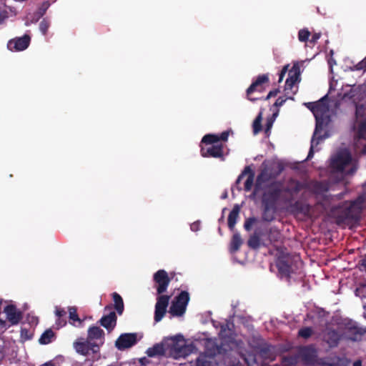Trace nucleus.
I'll return each instance as SVG.
<instances>
[{"label":"nucleus","instance_id":"nucleus-27","mask_svg":"<svg viewBox=\"0 0 366 366\" xmlns=\"http://www.w3.org/2000/svg\"><path fill=\"white\" fill-rule=\"evenodd\" d=\"M328 137L329 135L327 134V132H325L324 135H321L320 134L315 135V133L313 134L312 138L311 139V147L307 158V159L313 157L314 147H317L320 143V142L325 139Z\"/></svg>","mask_w":366,"mask_h":366},{"label":"nucleus","instance_id":"nucleus-34","mask_svg":"<svg viewBox=\"0 0 366 366\" xmlns=\"http://www.w3.org/2000/svg\"><path fill=\"white\" fill-rule=\"evenodd\" d=\"M268 239L272 244L281 242L282 234L280 232L274 228H270L268 232Z\"/></svg>","mask_w":366,"mask_h":366},{"label":"nucleus","instance_id":"nucleus-2","mask_svg":"<svg viewBox=\"0 0 366 366\" xmlns=\"http://www.w3.org/2000/svg\"><path fill=\"white\" fill-rule=\"evenodd\" d=\"M352 158L350 152L343 149L337 152L330 158V168L332 173H345L347 175H352L356 171L357 167L352 166L350 169L345 172L346 167L352 162Z\"/></svg>","mask_w":366,"mask_h":366},{"label":"nucleus","instance_id":"nucleus-25","mask_svg":"<svg viewBox=\"0 0 366 366\" xmlns=\"http://www.w3.org/2000/svg\"><path fill=\"white\" fill-rule=\"evenodd\" d=\"M229 137V132L224 131L221 133V134L217 135L213 134H208L203 137L202 139L201 143L204 144H211L218 143L220 140L223 142H226Z\"/></svg>","mask_w":366,"mask_h":366},{"label":"nucleus","instance_id":"nucleus-51","mask_svg":"<svg viewBox=\"0 0 366 366\" xmlns=\"http://www.w3.org/2000/svg\"><path fill=\"white\" fill-rule=\"evenodd\" d=\"M280 92V89H275L272 91H270L267 96L264 98V100H267L269 99V98L272 97H275L277 95V94Z\"/></svg>","mask_w":366,"mask_h":366},{"label":"nucleus","instance_id":"nucleus-59","mask_svg":"<svg viewBox=\"0 0 366 366\" xmlns=\"http://www.w3.org/2000/svg\"><path fill=\"white\" fill-rule=\"evenodd\" d=\"M272 126V121H268L266 124L265 131L266 132L269 131L271 129Z\"/></svg>","mask_w":366,"mask_h":366},{"label":"nucleus","instance_id":"nucleus-5","mask_svg":"<svg viewBox=\"0 0 366 366\" xmlns=\"http://www.w3.org/2000/svg\"><path fill=\"white\" fill-rule=\"evenodd\" d=\"M306 188V184L294 178H290L282 190V202L286 203H291L295 199L297 194L304 189Z\"/></svg>","mask_w":366,"mask_h":366},{"label":"nucleus","instance_id":"nucleus-53","mask_svg":"<svg viewBox=\"0 0 366 366\" xmlns=\"http://www.w3.org/2000/svg\"><path fill=\"white\" fill-rule=\"evenodd\" d=\"M66 311L62 308H56V315L58 318H61L66 315Z\"/></svg>","mask_w":366,"mask_h":366},{"label":"nucleus","instance_id":"nucleus-60","mask_svg":"<svg viewBox=\"0 0 366 366\" xmlns=\"http://www.w3.org/2000/svg\"><path fill=\"white\" fill-rule=\"evenodd\" d=\"M353 366H362V361L360 360H357L354 362Z\"/></svg>","mask_w":366,"mask_h":366},{"label":"nucleus","instance_id":"nucleus-30","mask_svg":"<svg viewBox=\"0 0 366 366\" xmlns=\"http://www.w3.org/2000/svg\"><path fill=\"white\" fill-rule=\"evenodd\" d=\"M242 239L241 238V236L239 233H234L232 235V237L230 241L229 244V251L231 253H234L237 252L241 245L242 244Z\"/></svg>","mask_w":366,"mask_h":366},{"label":"nucleus","instance_id":"nucleus-39","mask_svg":"<svg viewBox=\"0 0 366 366\" xmlns=\"http://www.w3.org/2000/svg\"><path fill=\"white\" fill-rule=\"evenodd\" d=\"M262 113L260 112L253 122L252 127L254 134H258L262 130Z\"/></svg>","mask_w":366,"mask_h":366},{"label":"nucleus","instance_id":"nucleus-28","mask_svg":"<svg viewBox=\"0 0 366 366\" xmlns=\"http://www.w3.org/2000/svg\"><path fill=\"white\" fill-rule=\"evenodd\" d=\"M263 204L262 218L264 221L271 222L274 219L277 207L266 203Z\"/></svg>","mask_w":366,"mask_h":366},{"label":"nucleus","instance_id":"nucleus-24","mask_svg":"<svg viewBox=\"0 0 366 366\" xmlns=\"http://www.w3.org/2000/svg\"><path fill=\"white\" fill-rule=\"evenodd\" d=\"M87 340L90 342H95L94 340H99L100 345H103L104 340V332L102 329L97 326H92L88 330Z\"/></svg>","mask_w":366,"mask_h":366},{"label":"nucleus","instance_id":"nucleus-37","mask_svg":"<svg viewBox=\"0 0 366 366\" xmlns=\"http://www.w3.org/2000/svg\"><path fill=\"white\" fill-rule=\"evenodd\" d=\"M69 317L71 321V324L74 325L75 322H78L79 325L81 324L82 321L79 317L77 314V310L75 307H69Z\"/></svg>","mask_w":366,"mask_h":366},{"label":"nucleus","instance_id":"nucleus-48","mask_svg":"<svg viewBox=\"0 0 366 366\" xmlns=\"http://www.w3.org/2000/svg\"><path fill=\"white\" fill-rule=\"evenodd\" d=\"M250 171H251V168L249 166L245 167L244 170L242 172V173L237 177V179L236 180V184H239L241 182V180L242 179V178L245 175H247V172H250Z\"/></svg>","mask_w":366,"mask_h":366},{"label":"nucleus","instance_id":"nucleus-52","mask_svg":"<svg viewBox=\"0 0 366 366\" xmlns=\"http://www.w3.org/2000/svg\"><path fill=\"white\" fill-rule=\"evenodd\" d=\"M360 269L364 270L366 272V254L363 257V258L360 261Z\"/></svg>","mask_w":366,"mask_h":366},{"label":"nucleus","instance_id":"nucleus-45","mask_svg":"<svg viewBox=\"0 0 366 366\" xmlns=\"http://www.w3.org/2000/svg\"><path fill=\"white\" fill-rule=\"evenodd\" d=\"M256 222V219L254 217H249L246 219L244 224V228L247 231H249L252 228V224Z\"/></svg>","mask_w":366,"mask_h":366},{"label":"nucleus","instance_id":"nucleus-8","mask_svg":"<svg viewBox=\"0 0 366 366\" xmlns=\"http://www.w3.org/2000/svg\"><path fill=\"white\" fill-rule=\"evenodd\" d=\"M201 155L203 157H213L219 158L224 160V147L222 143H215L211 144H205L204 147H201Z\"/></svg>","mask_w":366,"mask_h":366},{"label":"nucleus","instance_id":"nucleus-31","mask_svg":"<svg viewBox=\"0 0 366 366\" xmlns=\"http://www.w3.org/2000/svg\"><path fill=\"white\" fill-rule=\"evenodd\" d=\"M114 301V307L117 310V313L121 315L124 310V305L122 297L119 294L114 292L112 295Z\"/></svg>","mask_w":366,"mask_h":366},{"label":"nucleus","instance_id":"nucleus-21","mask_svg":"<svg viewBox=\"0 0 366 366\" xmlns=\"http://www.w3.org/2000/svg\"><path fill=\"white\" fill-rule=\"evenodd\" d=\"M4 313L11 325H16L23 318V313L14 305H8L4 307Z\"/></svg>","mask_w":366,"mask_h":366},{"label":"nucleus","instance_id":"nucleus-16","mask_svg":"<svg viewBox=\"0 0 366 366\" xmlns=\"http://www.w3.org/2000/svg\"><path fill=\"white\" fill-rule=\"evenodd\" d=\"M31 38L28 34L21 37H16L8 41L7 48L11 51L25 50L29 46Z\"/></svg>","mask_w":366,"mask_h":366},{"label":"nucleus","instance_id":"nucleus-61","mask_svg":"<svg viewBox=\"0 0 366 366\" xmlns=\"http://www.w3.org/2000/svg\"><path fill=\"white\" fill-rule=\"evenodd\" d=\"M43 366H56L54 363L49 362L43 365Z\"/></svg>","mask_w":366,"mask_h":366},{"label":"nucleus","instance_id":"nucleus-50","mask_svg":"<svg viewBox=\"0 0 366 366\" xmlns=\"http://www.w3.org/2000/svg\"><path fill=\"white\" fill-rule=\"evenodd\" d=\"M288 67H289V64L285 65L283 66L282 69L281 70V71L279 74V80H278L279 83H280L283 80L285 74L288 71Z\"/></svg>","mask_w":366,"mask_h":366},{"label":"nucleus","instance_id":"nucleus-40","mask_svg":"<svg viewBox=\"0 0 366 366\" xmlns=\"http://www.w3.org/2000/svg\"><path fill=\"white\" fill-rule=\"evenodd\" d=\"M311 33L307 29H300L298 32V39L301 42H306L309 41V37Z\"/></svg>","mask_w":366,"mask_h":366},{"label":"nucleus","instance_id":"nucleus-12","mask_svg":"<svg viewBox=\"0 0 366 366\" xmlns=\"http://www.w3.org/2000/svg\"><path fill=\"white\" fill-rule=\"evenodd\" d=\"M355 119L360 138L366 134V104H356Z\"/></svg>","mask_w":366,"mask_h":366},{"label":"nucleus","instance_id":"nucleus-23","mask_svg":"<svg viewBox=\"0 0 366 366\" xmlns=\"http://www.w3.org/2000/svg\"><path fill=\"white\" fill-rule=\"evenodd\" d=\"M117 317L115 312H110L108 315H104L100 320V325L104 327L108 332H111L117 325Z\"/></svg>","mask_w":366,"mask_h":366},{"label":"nucleus","instance_id":"nucleus-4","mask_svg":"<svg viewBox=\"0 0 366 366\" xmlns=\"http://www.w3.org/2000/svg\"><path fill=\"white\" fill-rule=\"evenodd\" d=\"M284 169L285 167L281 162L272 164L269 167L263 169L257 177L252 195L257 194L261 189V186L263 183L276 179L281 174Z\"/></svg>","mask_w":366,"mask_h":366},{"label":"nucleus","instance_id":"nucleus-41","mask_svg":"<svg viewBox=\"0 0 366 366\" xmlns=\"http://www.w3.org/2000/svg\"><path fill=\"white\" fill-rule=\"evenodd\" d=\"M313 334V330L310 327H305L301 328L298 332V335L305 339H308Z\"/></svg>","mask_w":366,"mask_h":366},{"label":"nucleus","instance_id":"nucleus-63","mask_svg":"<svg viewBox=\"0 0 366 366\" xmlns=\"http://www.w3.org/2000/svg\"><path fill=\"white\" fill-rule=\"evenodd\" d=\"M352 92L351 91V92L350 94H348V95L350 96V98H353L354 97V94H352Z\"/></svg>","mask_w":366,"mask_h":366},{"label":"nucleus","instance_id":"nucleus-11","mask_svg":"<svg viewBox=\"0 0 366 366\" xmlns=\"http://www.w3.org/2000/svg\"><path fill=\"white\" fill-rule=\"evenodd\" d=\"M74 347L76 352L87 356L92 352L93 354L99 352V345L96 342H90L87 339L84 341H76Z\"/></svg>","mask_w":366,"mask_h":366},{"label":"nucleus","instance_id":"nucleus-9","mask_svg":"<svg viewBox=\"0 0 366 366\" xmlns=\"http://www.w3.org/2000/svg\"><path fill=\"white\" fill-rule=\"evenodd\" d=\"M153 280L156 284L157 293L162 295L164 293L171 282L168 273L164 269H159L153 275Z\"/></svg>","mask_w":366,"mask_h":366},{"label":"nucleus","instance_id":"nucleus-18","mask_svg":"<svg viewBox=\"0 0 366 366\" xmlns=\"http://www.w3.org/2000/svg\"><path fill=\"white\" fill-rule=\"evenodd\" d=\"M299 353L305 364L314 365L317 362V350L312 345L302 347Z\"/></svg>","mask_w":366,"mask_h":366},{"label":"nucleus","instance_id":"nucleus-47","mask_svg":"<svg viewBox=\"0 0 366 366\" xmlns=\"http://www.w3.org/2000/svg\"><path fill=\"white\" fill-rule=\"evenodd\" d=\"M341 360H342V359L340 358L339 357H337V362H335L327 363V362H324V360L321 359L319 361V363L322 365H326V366H341L340 365Z\"/></svg>","mask_w":366,"mask_h":366},{"label":"nucleus","instance_id":"nucleus-56","mask_svg":"<svg viewBox=\"0 0 366 366\" xmlns=\"http://www.w3.org/2000/svg\"><path fill=\"white\" fill-rule=\"evenodd\" d=\"M6 18H7V11H0V24L2 23L4 21V20Z\"/></svg>","mask_w":366,"mask_h":366},{"label":"nucleus","instance_id":"nucleus-58","mask_svg":"<svg viewBox=\"0 0 366 366\" xmlns=\"http://www.w3.org/2000/svg\"><path fill=\"white\" fill-rule=\"evenodd\" d=\"M191 229L192 231H197L199 229V223H193L192 225H191Z\"/></svg>","mask_w":366,"mask_h":366},{"label":"nucleus","instance_id":"nucleus-19","mask_svg":"<svg viewBox=\"0 0 366 366\" xmlns=\"http://www.w3.org/2000/svg\"><path fill=\"white\" fill-rule=\"evenodd\" d=\"M345 334L347 339L357 342L361 340L365 330L359 327L355 322L350 321L345 324Z\"/></svg>","mask_w":366,"mask_h":366},{"label":"nucleus","instance_id":"nucleus-54","mask_svg":"<svg viewBox=\"0 0 366 366\" xmlns=\"http://www.w3.org/2000/svg\"><path fill=\"white\" fill-rule=\"evenodd\" d=\"M29 331L26 328H21V337H24L25 339H30L31 337V335H29Z\"/></svg>","mask_w":366,"mask_h":366},{"label":"nucleus","instance_id":"nucleus-38","mask_svg":"<svg viewBox=\"0 0 366 366\" xmlns=\"http://www.w3.org/2000/svg\"><path fill=\"white\" fill-rule=\"evenodd\" d=\"M247 178L244 182V190L246 192H249L252 189V185L254 184V173L251 169L250 172H247Z\"/></svg>","mask_w":366,"mask_h":366},{"label":"nucleus","instance_id":"nucleus-36","mask_svg":"<svg viewBox=\"0 0 366 366\" xmlns=\"http://www.w3.org/2000/svg\"><path fill=\"white\" fill-rule=\"evenodd\" d=\"M54 335V332L52 331V330L48 329L45 330L41 335L39 342L41 345H47L51 342Z\"/></svg>","mask_w":366,"mask_h":366},{"label":"nucleus","instance_id":"nucleus-43","mask_svg":"<svg viewBox=\"0 0 366 366\" xmlns=\"http://www.w3.org/2000/svg\"><path fill=\"white\" fill-rule=\"evenodd\" d=\"M352 71H360L363 70L366 71V57L363 59L362 61L358 62L357 64L354 65L352 67H351Z\"/></svg>","mask_w":366,"mask_h":366},{"label":"nucleus","instance_id":"nucleus-49","mask_svg":"<svg viewBox=\"0 0 366 366\" xmlns=\"http://www.w3.org/2000/svg\"><path fill=\"white\" fill-rule=\"evenodd\" d=\"M321 35L320 32L313 34L312 38L309 40L310 44L312 45L315 44L317 40L321 37Z\"/></svg>","mask_w":366,"mask_h":366},{"label":"nucleus","instance_id":"nucleus-7","mask_svg":"<svg viewBox=\"0 0 366 366\" xmlns=\"http://www.w3.org/2000/svg\"><path fill=\"white\" fill-rule=\"evenodd\" d=\"M189 301V295L187 291H182L172 302L169 312L172 316H182L187 309V306Z\"/></svg>","mask_w":366,"mask_h":366},{"label":"nucleus","instance_id":"nucleus-57","mask_svg":"<svg viewBox=\"0 0 366 366\" xmlns=\"http://www.w3.org/2000/svg\"><path fill=\"white\" fill-rule=\"evenodd\" d=\"M355 295L361 298H365L366 297V290L361 291L359 292H357V290H355Z\"/></svg>","mask_w":366,"mask_h":366},{"label":"nucleus","instance_id":"nucleus-44","mask_svg":"<svg viewBox=\"0 0 366 366\" xmlns=\"http://www.w3.org/2000/svg\"><path fill=\"white\" fill-rule=\"evenodd\" d=\"M49 27V22L44 19L39 24V29L44 35H46Z\"/></svg>","mask_w":366,"mask_h":366},{"label":"nucleus","instance_id":"nucleus-22","mask_svg":"<svg viewBox=\"0 0 366 366\" xmlns=\"http://www.w3.org/2000/svg\"><path fill=\"white\" fill-rule=\"evenodd\" d=\"M290 209L297 213L302 214L304 216L311 217V206L309 204L302 203L300 201H293L291 203H286Z\"/></svg>","mask_w":366,"mask_h":366},{"label":"nucleus","instance_id":"nucleus-42","mask_svg":"<svg viewBox=\"0 0 366 366\" xmlns=\"http://www.w3.org/2000/svg\"><path fill=\"white\" fill-rule=\"evenodd\" d=\"M49 5L50 4L48 1H44L42 3V4L39 8V9L36 12V14L37 16V19L41 18V16H43L45 14L46 10L49 7Z\"/></svg>","mask_w":366,"mask_h":366},{"label":"nucleus","instance_id":"nucleus-17","mask_svg":"<svg viewBox=\"0 0 366 366\" xmlns=\"http://www.w3.org/2000/svg\"><path fill=\"white\" fill-rule=\"evenodd\" d=\"M342 335L332 327H327L323 332V341L330 348H335L339 345Z\"/></svg>","mask_w":366,"mask_h":366},{"label":"nucleus","instance_id":"nucleus-35","mask_svg":"<svg viewBox=\"0 0 366 366\" xmlns=\"http://www.w3.org/2000/svg\"><path fill=\"white\" fill-rule=\"evenodd\" d=\"M164 352V347L162 345L157 344L154 345L152 347H149L147 349L146 353L148 357H153L157 355H162Z\"/></svg>","mask_w":366,"mask_h":366},{"label":"nucleus","instance_id":"nucleus-46","mask_svg":"<svg viewBox=\"0 0 366 366\" xmlns=\"http://www.w3.org/2000/svg\"><path fill=\"white\" fill-rule=\"evenodd\" d=\"M287 99H292V100H294V98L292 97H290V96H287ZM287 100V98L285 99L283 98L282 97H280L277 100L276 102H274V106L276 107H280L281 106H282L285 102H286Z\"/></svg>","mask_w":366,"mask_h":366},{"label":"nucleus","instance_id":"nucleus-29","mask_svg":"<svg viewBox=\"0 0 366 366\" xmlns=\"http://www.w3.org/2000/svg\"><path fill=\"white\" fill-rule=\"evenodd\" d=\"M329 189L328 184L322 181H313L311 182V190L313 193L321 194Z\"/></svg>","mask_w":366,"mask_h":366},{"label":"nucleus","instance_id":"nucleus-1","mask_svg":"<svg viewBox=\"0 0 366 366\" xmlns=\"http://www.w3.org/2000/svg\"><path fill=\"white\" fill-rule=\"evenodd\" d=\"M327 96H325L320 100L314 102H307L304 104L309 109L315 117L316 124L315 135L320 134L330 122V117L327 115L329 106L327 102Z\"/></svg>","mask_w":366,"mask_h":366},{"label":"nucleus","instance_id":"nucleus-13","mask_svg":"<svg viewBox=\"0 0 366 366\" xmlns=\"http://www.w3.org/2000/svg\"><path fill=\"white\" fill-rule=\"evenodd\" d=\"M170 300L169 295H159L157 298L154 310V321L156 322H160L167 312V309L169 305Z\"/></svg>","mask_w":366,"mask_h":366},{"label":"nucleus","instance_id":"nucleus-14","mask_svg":"<svg viewBox=\"0 0 366 366\" xmlns=\"http://www.w3.org/2000/svg\"><path fill=\"white\" fill-rule=\"evenodd\" d=\"M137 342L136 333H123L115 341V347L119 350H124L135 345Z\"/></svg>","mask_w":366,"mask_h":366},{"label":"nucleus","instance_id":"nucleus-32","mask_svg":"<svg viewBox=\"0 0 366 366\" xmlns=\"http://www.w3.org/2000/svg\"><path fill=\"white\" fill-rule=\"evenodd\" d=\"M260 232L255 231L247 240V245L252 249H257L260 247Z\"/></svg>","mask_w":366,"mask_h":366},{"label":"nucleus","instance_id":"nucleus-55","mask_svg":"<svg viewBox=\"0 0 366 366\" xmlns=\"http://www.w3.org/2000/svg\"><path fill=\"white\" fill-rule=\"evenodd\" d=\"M56 324L57 325V327L59 328V327H61L64 326L66 324V322L65 320H64L62 318H58Z\"/></svg>","mask_w":366,"mask_h":366},{"label":"nucleus","instance_id":"nucleus-6","mask_svg":"<svg viewBox=\"0 0 366 366\" xmlns=\"http://www.w3.org/2000/svg\"><path fill=\"white\" fill-rule=\"evenodd\" d=\"M282 186L281 181H274L270 183L262 195V203L277 207V202L280 199L282 200Z\"/></svg>","mask_w":366,"mask_h":366},{"label":"nucleus","instance_id":"nucleus-10","mask_svg":"<svg viewBox=\"0 0 366 366\" xmlns=\"http://www.w3.org/2000/svg\"><path fill=\"white\" fill-rule=\"evenodd\" d=\"M269 82V77L267 74H262L257 76V79L252 83V84L247 89V99L251 102H255L260 98H254L252 94L254 92H262L264 90V84Z\"/></svg>","mask_w":366,"mask_h":366},{"label":"nucleus","instance_id":"nucleus-3","mask_svg":"<svg viewBox=\"0 0 366 366\" xmlns=\"http://www.w3.org/2000/svg\"><path fill=\"white\" fill-rule=\"evenodd\" d=\"M363 192L356 199L351 202L342 212V217L346 220L357 221L366 204V182L362 185Z\"/></svg>","mask_w":366,"mask_h":366},{"label":"nucleus","instance_id":"nucleus-20","mask_svg":"<svg viewBox=\"0 0 366 366\" xmlns=\"http://www.w3.org/2000/svg\"><path fill=\"white\" fill-rule=\"evenodd\" d=\"M291 259L287 256L282 255L278 257L276 261V266L279 273L287 278L290 277L292 272Z\"/></svg>","mask_w":366,"mask_h":366},{"label":"nucleus","instance_id":"nucleus-15","mask_svg":"<svg viewBox=\"0 0 366 366\" xmlns=\"http://www.w3.org/2000/svg\"><path fill=\"white\" fill-rule=\"evenodd\" d=\"M300 67L297 64H294L292 69L289 71V76L286 80L285 86V92L286 96H289L290 94L294 95L297 93V89L291 92L296 82L298 81L300 77Z\"/></svg>","mask_w":366,"mask_h":366},{"label":"nucleus","instance_id":"nucleus-26","mask_svg":"<svg viewBox=\"0 0 366 366\" xmlns=\"http://www.w3.org/2000/svg\"><path fill=\"white\" fill-rule=\"evenodd\" d=\"M240 212V207L238 204H235L232 208V211L229 212L228 219H227V224L228 227L230 230H233L234 229V226L237 223V218L239 217V213Z\"/></svg>","mask_w":366,"mask_h":366},{"label":"nucleus","instance_id":"nucleus-62","mask_svg":"<svg viewBox=\"0 0 366 366\" xmlns=\"http://www.w3.org/2000/svg\"><path fill=\"white\" fill-rule=\"evenodd\" d=\"M0 325L1 326H5L6 325V321L0 319Z\"/></svg>","mask_w":366,"mask_h":366},{"label":"nucleus","instance_id":"nucleus-33","mask_svg":"<svg viewBox=\"0 0 366 366\" xmlns=\"http://www.w3.org/2000/svg\"><path fill=\"white\" fill-rule=\"evenodd\" d=\"M197 366H214L212 357L205 354H200L196 360Z\"/></svg>","mask_w":366,"mask_h":366}]
</instances>
